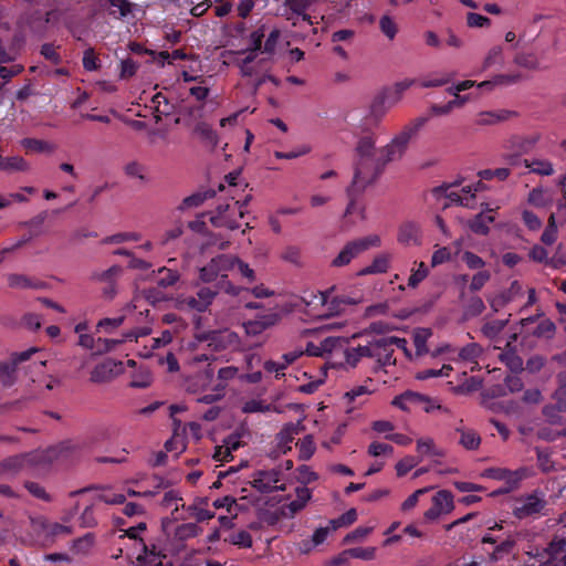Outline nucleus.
<instances>
[{
	"mask_svg": "<svg viewBox=\"0 0 566 566\" xmlns=\"http://www.w3.org/2000/svg\"><path fill=\"white\" fill-rule=\"evenodd\" d=\"M428 120L429 117L427 116H419L411 119L390 139L388 144L378 149L376 164H373L374 166L368 172L366 179L376 180L384 171L386 165L400 160L403 157L410 140L418 135Z\"/></svg>",
	"mask_w": 566,
	"mask_h": 566,
	"instance_id": "1",
	"label": "nucleus"
},
{
	"mask_svg": "<svg viewBox=\"0 0 566 566\" xmlns=\"http://www.w3.org/2000/svg\"><path fill=\"white\" fill-rule=\"evenodd\" d=\"M350 342L358 340L356 345L347 347L344 352L345 363L356 367L364 358L373 359L378 367L390 365V356L386 349V340L381 336L368 333L354 334Z\"/></svg>",
	"mask_w": 566,
	"mask_h": 566,
	"instance_id": "2",
	"label": "nucleus"
},
{
	"mask_svg": "<svg viewBox=\"0 0 566 566\" xmlns=\"http://www.w3.org/2000/svg\"><path fill=\"white\" fill-rule=\"evenodd\" d=\"M376 138L373 135L361 136L356 144L355 151L357 156L353 187L365 189L375 180L366 179L368 172L376 164L378 150H376Z\"/></svg>",
	"mask_w": 566,
	"mask_h": 566,
	"instance_id": "3",
	"label": "nucleus"
},
{
	"mask_svg": "<svg viewBox=\"0 0 566 566\" xmlns=\"http://www.w3.org/2000/svg\"><path fill=\"white\" fill-rule=\"evenodd\" d=\"M237 256L220 254L202 266L199 271V277L202 282H219L222 290L230 294H238L239 290L228 280V274L235 269Z\"/></svg>",
	"mask_w": 566,
	"mask_h": 566,
	"instance_id": "4",
	"label": "nucleus"
},
{
	"mask_svg": "<svg viewBox=\"0 0 566 566\" xmlns=\"http://www.w3.org/2000/svg\"><path fill=\"white\" fill-rule=\"evenodd\" d=\"M54 457L55 451L53 449L45 452L10 457L0 463V476L3 479L13 478L23 470L39 464L41 460L52 461Z\"/></svg>",
	"mask_w": 566,
	"mask_h": 566,
	"instance_id": "5",
	"label": "nucleus"
},
{
	"mask_svg": "<svg viewBox=\"0 0 566 566\" xmlns=\"http://www.w3.org/2000/svg\"><path fill=\"white\" fill-rule=\"evenodd\" d=\"M336 287L331 286L326 290L328 295L324 302L322 312L317 313V318H329L346 313L348 306H355L363 303L361 294L334 295Z\"/></svg>",
	"mask_w": 566,
	"mask_h": 566,
	"instance_id": "6",
	"label": "nucleus"
},
{
	"mask_svg": "<svg viewBox=\"0 0 566 566\" xmlns=\"http://www.w3.org/2000/svg\"><path fill=\"white\" fill-rule=\"evenodd\" d=\"M249 200L250 199L247 198L243 202L233 201L231 203L219 205L210 217L211 223L214 227H224L230 230L237 229L240 226L239 220L244 217V208Z\"/></svg>",
	"mask_w": 566,
	"mask_h": 566,
	"instance_id": "7",
	"label": "nucleus"
},
{
	"mask_svg": "<svg viewBox=\"0 0 566 566\" xmlns=\"http://www.w3.org/2000/svg\"><path fill=\"white\" fill-rule=\"evenodd\" d=\"M379 245L380 238L377 234H369L367 237L353 240L344 245V248L332 261V265L335 268L345 266L363 252Z\"/></svg>",
	"mask_w": 566,
	"mask_h": 566,
	"instance_id": "8",
	"label": "nucleus"
},
{
	"mask_svg": "<svg viewBox=\"0 0 566 566\" xmlns=\"http://www.w3.org/2000/svg\"><path fill=\"white\" fill-rule=\"evenodd\" d=\"M146 530L145 523H139L124 531L123 537L134 541V546L139 554L136 556V566H157L160 565V555L155 552L148 553L146 545L139 537V534Z\"/></svg>",
	"mask_w": 566,
	"mask_h": 566,
	"instance_id": "9",
	"label": "nucleus"
},
{
	"mask_svg": "<svg viewBox=\"0 0 566 566\" xmlns=\"http://www.w3.org/2000/svg\"><path fill=\"white\" fill-rule=\"evenodd\" d=\"M484 188L481 181L475 184L463 186L460 190H457L453 186H447L446 188H439L434 190L438 197L444 196L449 202H444L446 208L449 203H457L463 207H472L475 192Z\"/></svg>",
	"mask_w": 566,
	"mask_h": 566,
	"instance_id": "10",
	"label": "nucleus"
},
{
	"mask_svg": "<svg viewBox=\"0 0 566 566\" xmlns=\"http://www.w3.org/2000/svg\"><path fill=\"white\" fill-rule=\"evenodd\" d=\"M217 292L210 287H200L196 295L179 296L176 300V307L184 312H206L212 304Z\"/></svg>",
	"mask_w": 566,
	"mask_h": 566,
	"instance_id": "11",
	"label": "nucleus"
},
{
	"mask_svg": "<svg viewBox=\"0 0 566 566\" xmlns=\"http://www.w3.org/2000/svg\"><path fill=\"white\" fill-rule=\"evenodd\" d=\"M454 510L453 495L448 490L438 491L431 499V506L424 511L423 520L427 523L439 521L442 516Z\"/></svg>",
	"mask_w": 566,
	"mask_h": 566,
	"instance_id": "12",
	"label": "nucleus"
},
{
	"mask_svg": "<svg viewBox=\"0 0 566 566\" xmlns=\"http://www.w3.org/2000/svg\"><path fill=\"white\" fill-rule=\"evenodd\" d=\"M200 344H206L211 349V352L241 349L238 334L230 329L211 332L200 339Z\"/></svg>",
	"mask_w": 566,
	"mask_h": 566,
	"instance_id": "13",
	"label": "nucleus"
},
{
	"mask_svg": "<svg viewBox=\"0 0 566 566\" xmlns=\"http://www.w3.org/2000/svg\"><path fill=\"white\" fill-rule=\"evenodd\" d=\"M71 517L72 514L69 517H64L63 521L69 522ZM31 524L33 531L48 541H53L72 534V526L66 523L50 522L43 516L32 518Z\"/></svg>",
	"mask_w": 566,
	"mask_h": 566,
	"instance_id": "14",
	"label": "nucleus"
},
{
	"mask_svg": "<svg viewBox=\"0 0 566 566\" xmlns=\"http://www.w3.org/2000/svg\"><path fill=\"white\" fill-rule=\"evenodd\" d=\"M39 352L38 347H30L22 352H14L6 361H0V380L4 386H11L17 378L18 366Z\"/></svg>",
	"mask_w": 566,
	"mask_h": 566,
	"instance_id": "15",
	"label": "nucleus"
},
{
	"mask_svg": "<svg viewBox=\"0 0 566 566\" xmlns=\"http://www.w3.org/2000/svg\"><path fill=\"white\" fill-rule=\"evenodd\" d=\"M546 506L545 496L543 493L534 492L523 496L516 501L513 509V514L517 518H526L539 514Z\"/></svg>",
	"mask_w": 566,
	"mask_h": 566,
	"instance_id": "16",
	"label": "nucleus"
},
{
	"mask_svg": "<svg viewBox=\"0 0 566 566\" xmlns=\"http://www.w3.org/2000/svg\"><path fill=\"white\" fill-rule=\"evenodd\" d=\"M482 476L504 481L507 486L495 492L496 494H503L517 488L525 476V471L523 469L511 471L504 468H490L483 471Z\"/></svg>",
	"mask_w": 566,
	"mask_h": 566,
	"instance_id": "17",
	"label": "nucleus"
},
{
	"mask_svg": "<svg viewBox=\"0 0 566 566\" xmlns=\"http://www.w3.org/2000/svg\"><path fill=\"white\" fill-rule=\"evenodd\" d=\"M281 482V471L279 469L258 471L253 475L252 485L262 493H269L275 490H285Z\"/></svg>",
	"mask_w": 566,
	"mask_h": 566,
	"instance_id": "18",
	"label": "nucleus"
},
{
	"mask_svg": "<svg viewBox=\"0 0 566 566\" xmlns=\"http://www.w3.org/2000/svg\"><path fill=\"white\" fill-rule=\"evenodd\" d=\"M239 369L234 366L223 367L218 371L219 384L212 386V391L198 398L199 402L212 403L223 397V390L229 380L238 376Z\"/></svg>",
	"mask_w": 566,
	"mask_h": 566,
	"instance_id": "19",
	"label": "nucleus"
},
{
	"mask_svg": "<svg viewBox=\"0 0 566 566\" xmlns=\"http://www.w3.org/2000/svg\"><path fill=\"white\" fill-rule=\"evenodd\" d=\"M398 242L405 247L420 245L422 242V230L415 221H405L398 230Z\"/></svg>",
	"mask_w": 566,
	"mask_h": 566,
	"instance_id": "20",
	"label": "nucleus"
},
{
	"mask_svg": "<svg viewBox=\"0 0 566 566\" xmlns=\"http://www.w3.org/2000/svg\"><path fill=\"white\" fill-rule=\"evenodd\" d=\"M163 530L168 537L172 535L177 541H186L197 536L199 533V528L195 523L175 525L169 520L163 521Z\"/></svg>",
	"mask_w": 566,
	"mask_h": 566,
	"instance_id": "21",
	"label": "nucleus"
},
{
	"mask_svg": "<svg viewBox=\"0 0 566 566\" xmlns=\"http://www.w3.org/2000/svg\"><path fill=\"white\" fill-rule=\"evenodd\" d=\"M120 370V361L106 359L94 367L91 373V380L94 382H105L114 378Z\"/></svg>",
	"mask_w": 566,
	"mask_h": 566,
	"instance_id": "22",
	"label": "nucleus"
},
{
	"mask_svg": "<svg viewBox=\"0 0 566 566\" xmlns=\"http://www.w3.org/2000/svg\"><path fill=\"white\" fill-rule=\"evenodd\" d=\"M514 113L507 109L482 111L475 116L474 124L479 127L495 126L511 118Z\"/></svg>",
	"mask_w": 566,
	"mask_h": 566,
	"instance_id": "23",
	"label": "nucleus"
},
{
	"mask_svg": "<svg viewBox=\"0 0 566 566\" xmlns=\"http://www.w3.org/2000/svg\"><path fill=\"white\" fill-rule=\"evenodd\" d=\"M536 319L537 316H530L521 319L520 324L527 333H532L537 337L551 338L555 333V324L548 318H543L537 323V326L534 329L530 331V325L535 323Z\"/></svg>",
	"mask_w": 566,
	"mask_h": 566,
	"instance_id": "24",
	"label": "nucleus"
},
{
	"mask_svg": "<svg viewBox=\"0 0 566 566\" xmlns=\"http://www.w3.org/2000/svg\"><path fill=\"white\" fill-rule=\"evenodd\" d=\"M554 202V192L544 187L533 188L527 195V203L537 209L549 208Z\"/></svg>",
	"mask_w": 566,
	"mask_h": 566,
	"instance_id": "25",
	"label": "nucleus"
},
{
	"mask_svg": "<svg viewBox=\"0 0 566 566\" xmlns=\"http://www.w3.org/2000/svg\"><path fill=\"white\" fill-rule=\"evenodd\" d=\"M280 319L279 314L276 313H269L265 315H262L258 317L256 319L249 321L244 324V329L248 335H260L263 333L266 328L275 325Z\"/></svg>",
	"mask_w": 566,
	"mask_h": 566,
	"instance_id": "26",
	"label": "nucleus"
},
{
	"mask_svg": "<svg viewBox=\"0 0 566 566\" xmlns=\"http://www.w3.org/2000/svg\"><path fill=\"white\" fill-rule=\"evenodd\" d=\"M539 140L538 135H530V136H512L510 137L505 144L504 148L507 150L515 151L516 154L527 153L530 151Z\"/></svg>",
	"mask_w": 566,
	"mask_h": 566,
	"instance_id": "27",
	"label": "nucleus"
},
{
	"mask_svg": "<svg viewBox=\"0 0 566 566\" xmlns=\"http://www.w3.org/2000/svg\"><path fill=\"white\" fill-rule=\"evenodd\" d=\"M311 490L303 486L296 489V499L282 507L284 517H293L297 512L302 511L311 500Z\"/></svg>",
	"mask_w": 566,
	"mask_h": 566,
	"instance_id": "28",
	"label": "nucleus"
},
{
	"mask_svg": "<svg viewBox=\"0 0 566 566\" xmlns=\"http://www.w3.org/2000/svg\"><path fill=\"white\" fill-rule=\"evenodd\" d=\"M524 166L530 172L541 177H549L555 174L554 164L544 157H531L524 159Z\"/></svg>",
	"mask_w": 566,
	"mask_h": 566,
	"instance_id": "29",
	"label": "nucleus"
},
{
	"mask_svg": "<svg viewBox=\"0 0 566 566\" xmlns=\"http://www.w3.org/2000/svg\"><path fill=\"white\" fill-rule=\"evenodd\" d=\"M327 295L328 292H326V290L304 292L302 303L305 305L307 313L317 317V313L322 312V307L324 302H326Z\"/></svg>",
	"mask_w": 566,
	"mask_h": 566,
	"instance_id": "30",
	"label": "nucleus"
},
{
	"mask_svg": "<svg viewBox=\"0 0 566 566\" xmlns=\"http://www.w3.org/2000/svg\"><path fill=\"white\" fill-rule=\"evenodd\" d=\"M416 450L418 452V460L422 461L424 458H443L446 451L439 448L432 438L424 437L417 440Z\"/></svg>",
	"mask_w": 566,
	"mask_h": 566,
	"instance_id": "31",
	"label": "nucleus"
},
{
	"mask_svg": "<svg viewBox=\"0 0 566 566\" xmlns=\"http://www.w3.org/2000/svg\"><path fill=\"white\" fill-rule=\"evenodd\" d=\"M481 354V346L476 343H470L464 347L457 349L453 356H449V359L454 363L476 364V359Z\"/></svg>",
	"mask_w": 566,
	"mask_h": 566,
	"instance_id": "32",
	"label": "nucleus"
},
{
	"mask_svg": "<svg viewBox=\"0 0 566 566\" xmlns=\"http://www.w3.org/2000/svg\"><path fill=\"white\" fill-rule=\"evenodd\" d=\"M389 111L385 97H376L369 105L365 120L369 125L377 126Z\"/></svg>",
	"mask_w": 566,
	"mask_h": 566,
	"instance_id": "33",
	"label": "nucleus"
},
{
	"mask_svg": "<svg viewBox=\"0 0 566 566\" xmlns=\"http://www.w3.org/2000/svg\"><path fill=\"white\" fill-rule=\"evenodd\" d=\"M189 516L198 522L208 521L214 517V512L208 509V499H197L187 507Z\"/></svg>",
	"mask_w": 566,
	"mask_h": 566,
	"instance_id": "34",
	"label": "nucleus"
},
{
	"mask_svg": "<svg viewBox=\"0 0 566 566\" xmlns=\"http://www.w3.org/2000/svg\"><path fill=\"white\" fill-rule=\"evenodd\" d=\"M348 339L342 338V337H326L319 345V347H316L314 345H308L306 348V352L311 356H321L325 353H331L335 348L342 346L344 342H347Z\"/></svg>",
	"mask_w": 566,
	"mask_h": 566,
	"instance_id": "35",
	"label": "nucleus"
},
{
	"mask_svg": "<svg viewBox=\"0 0 566 566\" xmlns=\"http://www.w3.org/2000/svg\"><path fill=\"white\" fill-rule=\"evenodd\" d=\"M20 144L25 150L31 153L52 154L56 149L54 144L35 138H23Z\"/></svg>",
	"mask_w": 566,
	"mask_h": 566,
	"instance_id": "36",
	"label": "nucleus"
},
{
	"mask_svg": "<svg viewBox=\"0 0 566 566\" xmlns=\"http://www.w3.org/2000/svg\"><path fill=\"white\" fill-rule=\"evenodd\" d=\"M457 432L460 434L459 443L464 449L470 451L479 449L481 444V437L475 430L469 428H459L457 429Z\"/></svg>",
	"mask_w": 566,
	"mask_h": 566,
	"instance_id": "37",
	"label": "nucleus"
},
{
	"mask_svg": "<svg viewBox=\"0 0 566 566\" xmlns=\"http://www.w3.org/2000/svg\"><path fill=\"white\" fill-rule=\"evenodd\" d=\"M430 328H417L412 333L413 344L416 347L415 357H421L428 353L427 343L431 337Z\"/></svg>",
	"mask_w": 566,
	"mask_h": 566,
	"instance_id": "38",
	"label": "nucleus"
},
{
	"mask_svg": "<svg viewBox=\"0 0 566 566\" xmlns=\"http://www.w3.org/2000/svg\"><path fill=\"white\" fill-rule=\"evenodd\" d=\"M193 135L211 147H214L218 144L217 133L207 123H198L193 128Z\"/></svg>",
	"mask_w": 566,
	"mask_h": 566,
	"instance_id": "39",
	"label": "nucleus"
},
{
	"mask_svg": "<svg viewBox=\"0 0 566 566\" xmlns=\"http://www.w3.org/2000/svg\"><path fill=\"white\" fill-rule=\"evenodd\" d=\"M332 528L329 527H318L315 530V532L313 533L311 539H307V541H303L300 545V549L302 553H308L311 552L314 547L323 544L329 532H331Z\"/></svg>",
	"mask_w": 566,
	"mask_h": 566,
	"instance_id": "40",
	"label": "nucleus"
},
{
	"mask_svg": "<svg viewBox=\"0 0 566 566\" xmlns=\"http://www.w3.org/2000/svg\"><path fill=\"white\" fill-rule=\"evenodd\" d=\"M213 507L217 510H226L227 513L232 515H239L241 511L247 510L243 504L239 503L234 497L232 496H223L220 499H217L212 503Z\"/></svg>",
	"mask_w": 566,
	"mask_h": 566,
	"instance_id": "41",
	"label": "nucleus"
},
{
	"mask_svg": "<svg viewBox=\"0 0 566 566\" xmlns=\"http://www.w3.org/2000/svg\"><path fill=\"white\" fill-rule=\"evenodd\" d=\"M419 394L415 391H405L403 394L395 397L391 405L403 411H410L416 408L418 403Z\"/></svg>",
	"mask_w": 566,
	"mask_h": 566,
	"instance_id": "42",
	"label": "nucleus"
},
{
	"mask_svg": "<svg viewBox=\"0 0 566 566\" xmlns=\"http://www.w3.org/2000/svg\"><path fill=\"white\" fill-rule=\"evenodd\" d=\"M384 340H386V349L390 356V365L395 363V359L392 357V346H396L397 348L401 349L403 354L409 358L413 359L416 358L415 355L410 352V349L407 346V340L405 338H399L395 336H381Z\"/></svg>",
	"mask_w": 566,
	"mask_h": 566,
	"instance_id": "43",
	"label": "nucleus"
},
{
	"mask_svg": "<svg viewBox=\"0 0 566 566\" xmlns=\"http://www.w3.org/2000/svg\"><path fill=\"white\" fill-rule=\"evenodd\" d=\"M0 169L3 171H28L29 163L21 156H12L0 159Z\"/></svg>",
	"mask_w": 566,
	"mask_h": 566,
	"instance_id": "44",
	"label": "nucleus"
},
{
	"mask_svg": "<svg viewBox=\"0 0 566 566\" xmlns=\"http://www.w3.org/2000/svg\"><path fill=\"white\" fill-rule=\"evenodd\" d=\"M513 62L518 67L531 71L537 70L539 67L538 59L533 52H520L514 56Z\"/></svg>",
	"mask_w": 566,
	"mask_h": 566,
	"instance_id": "45",
	"label": "nucleus"
},
{
	"mask_svg": "<svg viewBox=\"0 0 566 566\" xmlns=\"http://www.w3.org/2000/svg\"><path fill=\"white\" fill-rule=\"evenodd\" d=\"M213 380L212 370H208L202 375H198L196 378L190 379L187 385V389L192 392H197L199 390H206L210 387Z\"/></svg>",
	"mask_w": 566,
	"mask_h": 566,
	"instance_id": "46",
	"label": "nucleus"
},
{
	"mask_svg": "<svg viewBox=\"0 0 566 566\" xmlns=\"http://www.w3.org/2000/svg\"><path fill=\"white\" fill-rule=\"evenodd\" d=\"M389 268V256L386 254L378 255L373 263L359 271V275L384 273Z\"/></svg>",
	"mask_w": 566,
	"mask_h": 566,
	"instance_id": "47",
	"label": "nucleus"
},
{
	"mask_svg": "<svg viewBox=\"0 0 566 566\" xmlns=\"http://www.w3.org/2000/svg\"><path fill=\"white\" fill-rule=\"evenodd\" d=\"M516 544V538L513 535H509L502 543H500L491 554L490 558L494 562L503 558L505 555L511 554Z\"/></svg>",
	"mask_w": 566,
	"mask_h": 566,
	"instance_id": "48",
	"label": "nucleus"
},
{
	"mask_svg": "<svg viewBox=\"0 0 566 566\" xmlns=\"http://www.w3.org/2000/svg\"><path fill=\"white\" fill-rule=\"evenodd\" d=\"M503 62V49L501 45L492 46L485 54L482 62V70L485 71Z\"/></svg>",
	"mask_w": 566,
	"mask_h": 566,
	"instance_id": "49",
	"label": "nucleus"
},
{
	"mask_svg": "<svg viewBox=\"0 0 566 566\" xmlns=\"http://www.w3.org/2000/svg\"><path fill=\"white\" fill-rule=\"evenodd\" d=\"M379 29L382 34L390 41L396 38L399 30L397 22L390 15H382L379 19Z\"/></svg>",
	"mask_w": 566,
	"mask_h": 566,
	"instance_id": "50",
	"label": "nucleus"
},
{
	"mask_svg": "<svg viewBox=\"0 0 566 566\" xmlns=\"http://www.w3.org/2000/svg\"><path fill=\"white\" fill-rule=\"evenodd\" d=\"M494 221V217L492 214H479L472 221L470 228L473 232L478 234L485 235L489 233V224Z\"/></svg>",
	"mask_w": 566,
	"mask_h": 566,
	"instance_id": "51",
	"label": "nucleus"
},
{
	"mask_svg": "<svg viewBox=\"0 0 566 566\" xmlns=\"http://www.w3.org/2000/svg\"><path fill=\"white\" fill-rule=\"evenodd\" d=\"M566 547V538L565 536H555L554 539L549 543L548 547L546 548V553L549 556L548 560H554L558 558V556L565 552Z\"/></svg>",
	"mask_w": 566,
	"mask_h": 566,
	"instance_id": "52",
	"label": "nucleus"
},
{
	"mask_svg": "<svg viewBox=\"0 0 566 566\" xmlns=\"http://www.w3.org/2000/svg\"><path fill=\"white\" fill-rule=\"evenodd\" d=\"M431 489H432V486H426V488L416 490L412 494H410L401 503L400 511L403 512V513H408V512L412 511L417 506L420 496H422L423 494L429 492Z\"/></svg>",
	"mask_w": 566,
	"mask_h": 566,
	"instance_id": "53",
	"label": "nucleus"
},
{
	"mask_svg": "<svg viewBox=\"0 0 566 566\" xmlns=\"http://www.w3.org/2000/svg\"><path fill=\"white\" fill-rule=\"evenodd\" d=\"M415 265H417V268L411 270V274L408 279V286L412 289L417 287L429 273V270L423 262L415 263Z\"/></svg>",
	"mask_w": 566,
	"mask_h": 566,
	"instance_id": "54",
	"label": "nucleus"
},
{
	"mask_svg": "<svg viewBox=\"0 0 566 566\" xmlns=\"http://www.w3.org/2000/svg\"><path fill=\"white\" fill-rule=\"evenodd\" d=\"M126 500L123 493H116L111 489H103L97 495L96 501L106 504H122Z\"/></svg>",
	"mask_w": 566,
	"mask_h": 566,
	"instance_id": "55",
	"label": "nucleus"
},
{
	"mask_svg": "<svg viewBox=\"0 0 566 566\" xmlns=\"http://www.w3.org/2000/svg\"><path fill=\"white\" fill-rule=\"evenodd\" d=\"M298 448L300 458L303 460H308L315 452V443L311 436L304 437L296 443Z\"/></svg>",
	"mask_w": 566,
	"mask_h": 566,
	"instance_id": "56",
	"label": "nucleus"
},
{
	"mask_svg": "<svg viewBox=\"0 0 566 566\" xmlns=\"http://www.w3.org/2000/svg\"><path fill=\"white\" fill-rule=\"evenodd\" d=\"M140 235L136 232H119L103 239L104 244H120L128 241H138Z\"/></svg>",
	"mask_w": 566,
	"mask_h": 566,
	"instance_id": "57",
	"label": "nucleus"
},
{
	"mask_svg": "<svg viewBox=\"0 0 566 566\" xmlns=\"http://www.w3.org/2000/svg\"><path fill=\"white\" fill-rule=\"evenodd\" d=\"M271 410V405L266 403L261 399H250L245 401L242 406V411L245 413H254V412H269Z\"/></svg>",
	"mask_w": 566,
	"mask_h": 566,
	"instance_id": "58",
	"label": "nucleus"
},
{
	"mask_svg": "<svg viewBox=\"0 0 566 566\" xmlns=\"http://www.w3.org/2000/svg\"><path fill=\"white\" fill-rule=\"evenodd\" d=\"M557 238V226H556V216L552 213L548 218V224L545 231L542 234V242L551 245L556 241Z\"/></svg>",
	"mask_w": 566,
	"mask_h": 566,
	"instance_id": "59",
	"label": "nucleus"
},
{
	"mask_svg": "<svg viewBox=\"0 0 566 566\" xmlns=\"http://www.w3.org/2000/svg\"><path fill=\"white\" fill-rule=\"evenodd\" d=\"M265 36V27L261 25L255 31L250 34V44L251 48L248 54L258 55V52L261 50L263 38Z\"/></svg>",
	"mask_w": 566,
	"mask_h": 566,
	"instance_id": "60",
	"label": "nucleus"
},
{
	"mask_svg": "<svg viewBox=\"0 0 566 566\" xmlns=\"http://www.w3.org/2000/svg\"><path fill=\"white\" fill-rule=\"evenodd\" d=\"M357 520V512L355 509H350L339 517L332 520L329 523L332 525V530L335 531L343 526H348L353 524Z\"/></svg>",
	"mask_w": 566,
	"mask_h": 566,
	"instance_id": "61",
	"label": "nucleus"
},
{
	"mask_svg": "<svg viewBox=\"0 0 566 566\" xmlns=\"http://www.w3.org/2000/svg\"><path fill=\"white\" fill-rule=\"evenodd\" d=\"M367 452L370 457L374 458H378L381 455L390 457L394 452V448L388 443L374 441L369 444Z\"/></svg>",
	"mask_w": 566,
	"mask_h": 566,
	"instance_id": "62",
	"label": "nucleus"
},
{
	"mask_svg": "<svg viewBox=\"0 0 566 566\" xmlns=\"http://www.w3.org/2000/svg\"><path fill=\"white\" fill-rule=\"evenodd\" d=\"M24 486L30 494H32L34 497L39 500H42L44 502H51L53 500L52 496L46 492V490L36 482L28 481L24 483Z\"/></svg>",
	"mask_w": 566,
	"mask_h": 566,
	"instance_id": "63",
	"label": "nucleus"
},
{
	"mask_svg": "<svg viewBox=\"0 0 566 566\" xmlns=\"http://www.w3.org/2000/svg\"><path fill=\"white\" fill-rule=\"evenodd\" d=\"M420 461L411 455L405 457L396 463V472L398 476L406 475L411 469H413Z\"/></svg>",
	"mask_w": 566,
	"mask_h": 566,
	"instance_id": "64",
	"label": "nucleus"
}]
</instances>
